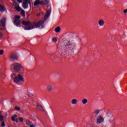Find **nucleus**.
<instances>
[{
    "instance_id": "obj_1",
    "label": "nucleus",
    "mask_w": 127,
    "mask_h": 127,
    "mask_svg": "<svg viewBox=\"0 0 127 127\" xmlns=\"http://www.w3.org/2000/svg\"><path fill=\"white\" fill-rule=\"evenodd\" d=\"M45 22L44 20H40L38 22L34 21L32 23L29 21H22V24L23 25H25V30H31L33 28H39L40 26L42 28L44 26Z\"/></svg>"
},
{
    "instance_id": "obj_2",
    "label": "nucleus",
    "mask_w": 127,
    "mask_h": 127,
    "mask_svg": "<svg viewBox=\"0 0 127 127\" xmlns=\"http://www.w3.org/2000/svg\"><path fill=\"white\" fill-rule=\"evenodd\" d=\"M76 44L75 43H71V41H68L64 43L61 46L62 53L63 55H67L70 53H73Z\"/></svg>"
},
{
    "instance_id": "obj_3",
    "label": "nucleus",
    "mask_w": 127,
    "mask_h": 127,
    "mask_svg": "<svg viewBox=\"0 0 127 127\" xmlns=\"http://www.w3.org/2000/svg\"><path fill=\"white\" fill-rule=\"evenodd\" d=\"M11 68H13L14 72H18L19 71L23 70V73L24 72V70L21 64L17 63H14L10 65Z\"/></svg>"
},
{
    "instance_id": "obj_4",
    "label": "nucleus",
    "mask_w": 127,
    "mask_h": 127,
    "mask_svg": "<svg viewBox=\"0 0 127 127\" xmlns=\"http://www.w3.org/2000/svg\"><path fill=\"white\" fill-rule=\"evenodd\" d=\"M49 3V0H36L34 3V6H36L40 4V5H46Z\"/></svg>"
},
{
    "instance_id": "obj_5",
    "label": "nucleus",
    "mask_w": 127,
    "mask_h": 127,
    "mask_svg": "<svg viewBox=\"0 0 127 127\" xmlns=\"http://www.w3.org/2000/svg\"><path fill=\"white\" fill-rule=\"evenodd\" d=\"M13 81L16 84H18L19 82H24V79L21 74H18L15 77Z\"/></svg>"
},
{
    "instance_id": "obj_6",
    "label": "nucleus",
    "mask_w": 127,
    "mask_h": 127,
    "mask_svg": "<svg viewBox=\"0 0 127 127\" xmlns=\"http://www.w3.org/2000/svg\"><path fill=\"white\" fill-rule=\"evenodd\" d=\"M6 24V18H2L0 20V30L3 31L5 29Z\"/></svg>"
},
{
    "instance_id": "obj_7",
    "label": "nucleus",
    "mask_w": 127,
    "mask_h": 127,
    "mask_svg": "<svg viewBox=\"0 0 127 127\" xmlns=\"http://www.w3.org/2000/svg\"><path fill=\"white\" fill-rule=\"evenodd\" d=\"M24 1L22 3V6L24 9L28 8V4H30V0H23Z\"/></svg>"
},
{
    "instance_id": "obj_8",
    "label": "nucleus",
    "mask_w": 127,
    "mask_h": 127,
    "mask_svg": "<svg viewBox=\"0 0 127 127\" xmlns=\"http://www.w3.org/2000/svg\"><path fill=\"white\" fill-rule=\"evenodd\" d=\"M10 61H15L17 60V56L13 53H11L9 55Z\"/></svg>"
},
{
    "instance_id": "obj_9",
    "label": "nucleus",
    "mask_w": 127,
    "mask_h": 127,
    "mask_svg": "<svg viewBox=\"0 0 127 127\" xmlns=\"http://www.w3.org/2000/svg\"><path fill=\"white\" fill-rule=\"evenodd\" d=\"M53 86H54L53 83H49L47 85L46 90L48 92V93H51V92L53 91Z\"/></svg>"
},
{
    "instance_id": "obj_10",
    "label": "nucleus",
    "mask_w": 127,
    "mask_h": 127,
    "mask_svg": "<svg viewBox=\"0 0 127 127\" xmlns=\"http://www.w3.org/2000/svg\"><path fill=\"white\" fill-rule=\"evenodd\" d=\"M50 13H51V10L49 9L47 10L46 15L44 18V20H47L48 19L49 16H50Z\"/></svg>"
},
{
    "instance_id": "obj_11",
    "label": "nucleus",
    "mask_w": 127,
    "mask_h": 127,
    "mask_svg": "<svg viewBox=\"0 0 127 127\" xmlns=\"http://www.w3.org/2000/svg\"><path fill=\"white\" fill-rule=\"evenodd\" d=\"M104 122V118L102 117V116H100L97 120V124H101V123H103Z\"/></svg>"
},
{
    "instance_id": "obj_12",
    "label": "nucleus",
    "mask_w": 127,
    "mask_h": 127,
    "mask_svg": "<svg viewBox=\"0 0 127 127\" xmlns=\"http://www.w3.org/2000/svg\"><path fill=\"white\" fill-rule=\"evenodd\" d=\"M37 108L39 110V111H41V112H44V109L43 107L41 106L40 104L37 105Z\"/></svg>"
},
{
    "instance_id": "obj_13",
    "label": "nucleus",
    "mask_w": 127,
    "mask_h": 127,
    "mask_svg": "<svg viewBox=\"0 0 127 127\" xmlns=\"http://www.w3.org/2000/svg\"><path fill=\"white\" fill-rule=\"evenodd\" d=\"M98 24L99 26H103L105 24V21H104V20L103 19H100L98 21Z\"/></svg>"
},
{
    "instance_id": "obj_14",
    "label": "nucleus",
    "mask_w": 127,
    "mask_h": 127,
    "mask_svg": "<svg viewBox=\"0 0 127 127\" xmlns=\"http://www.w3.org/2000/svg\"><path fill=\"white\" fill-rule=\"evenodd\" d=\"M14 24L15 25H19V24H20V20L19 19H15L14 20Z\"/></svg>"
},
{
    "instance_id": "obj_15",
    "label": "nucleus",
    "mask_w": 127,
    "mask_h": 127,
    "mask_svg": "<svg viewBox=\"0 0 127 127\" xmlns=\"http://www.w3.org/2000/svg\"><path fill=\"white\" fill-rule=\"evenodd\" d=\"M60 30H61V28L60 27L58 26L57 28L55 29V31L58 33L59 32H60Z\"/></svg>"
},
{
    "instance_id": "obj_16",
    "label": "nucleus",
    "mask_w": 127,
    "mask_h": 127,
    "mask_svg": "<svg viewBox=\"0 0 127 127\" xmlns=\"http://www.w3.org/2000/svg\"><path fill=\"white\" fill-rule=\"evenodd\" d=\"M17 117V115H14L11 117V120L12 122H15V118Z\"/></svg>"
},
{
    "instance_id": "obj_17",
    "label": "nucleus",
    "mask_w": 127,
    "mask_h": 127,
    "mask_svg": "<svg viewBox=\"0 0 127 127\" xmlns=\"http://www.w3.org/2000/svg\"><path fill=\"white\" fill-rule=\"evenodd\" d=\"M5 10H6V9L2 5H0V11H4Z\"/></svg>"
},
{
    "instance_id": "obj_18",
    "label": "nucleus",
    "mask_w": 127,
    "mask_h": 127,
    "mask_svg": "<svg viewBox=\"0 0 127 127\" xmlns=\"http://www.w3.org/2000/svg\"><path fill=\"white\" fill-rule=\"evenodd\" d=\"M82 103L83 105H86V104L88 103V100L86 98H84L82 100Z\"/></svg>"
},
{
    "instance_id": "obj_19",
    "label": "nucleus",
    "mask_w": 127,
    "mask_h": 127,
    "mask_svg": "<svg viewBox=\"0 0 127 127\" xmlns=\"http://www.w3.org/2000/svg\"><path fill=\"white\" fill-rule=\"evenodd\" d=\"M15 8L17 11H21V8L19 7V5H18L17 6H15Z\"/></svg>"
},
{
    "instance_id": "obj_20",
    "label": "nucleus",
    "mask_w": 127,
    "mask_h": 127,
    "mask_svg": "<svg viewBox=\"0 0 127 127\" xmlns=\"http://www.w3.org/2000/svg\"><path fill=\"white\" fill-rule=\"evenodd\" d=\"M77 104V99H72L71 100V104L72 105H76Z\"/></svg>"
},
{
    "instance_id": "obj_21",
    "label": "nucleus",
    "mask_w": 127,
    "mask_h": 127,
    "mask_svg": "<svg viewBox=\"0 0 127 127\" xmlns=\"http://www.w3.org/2000/svg\"><path fill=\"white\" fill-rule=\"evenodd\" d=\"M21 14L22 16H23V17H24V16H25V11H24V10H21Z\"/></svg>"
},
{
    "instance_id": "obj_22",
    "label": "nucleus",
    "mask_w": 127,
    "mask_h": 127,
    "mask_svg": "<svg viewBox=\"0 0 127 127\" xmlns=\"http://www.w3.org/2000/svg\"><path fill=\"white\" fill-rule=\"evenodd\" d=\"M26 124L27 125V126H30V125H31V122H30V121L29 120H26Z\"/></svg>"
},
{
    "instance_id": "obj_23",
    "label": "nucleus",
    "mask_w": 127,
    "mask_h": 127,
    "mask_svg": "<svg viewBox=\"0 0 127 127\" xmlns=\"http://www.w3.org/2000/svg\"><path fill=\"white\" fill-rule=\"evenodd\" d=\"M13 1V4L14 5V6H16V5H17V2H16V0H12Z\"/></svg>"
},
{
    "instance_id": "obj_24",
    "label": "nucleus",
    "mask_w": 127,
    "mask_h": 127,
    "mask_svg": "<svg viewBox=\"0 0 127 127\" xmlns=\"http://www.w3.org/2000/svg\"><path fill=\"white\" fill-rule=\"evenodd\" d=\"M4 118V116H2V115H0V122H2V121H3V119Z\"/></svg>"
},
{
    "instance_id": "obj_25",
    "label": "nucleus",
    "mask_w": 127,
    "mask_h": 127,
    "mask_svg": "<svg viewBox=\"0 0 127 127\" xmlns=\"http://www.w3.org/2000/svg\"><path fill=\"white\" fill-rule=\"evenodd\" d=\"M15 77H16V76H15V74H14V73H12V74H11V78L12 79H14V78H15Z\"/></svg>"
},
{
    "instance_id": "obj_26",
    "label": "nucleus",
    "mask_w": 127,
    "mask_h": 127,
    "mask_svg": "<svg viewBox=\"0 0 127 127\" xmlns=\"http://www.w3.org/2000/svg\"><path fill=\"white\" fill-rule=\"evenodd\" d=\"M94 113L95 114V116H98L100 113V110H96Z\"/></svg>"
},
{
    "instance_id": "obj_27",
    "label": "nucleus",
    "mask_w": 127,
    "mask_h": 127,
    "mask_svg": "<svg viewBox=\"0 0 127 127\" xmlns=\"http://www.w3.org/2000/svg\"><path fill=\"white\" fill-rule=\"evenodd\" d=\"M2 32H1V31H0V40H1V39L2 38Z\"/></svg>"
},
{
    "instance_id": "obj_28",
    "label": "nucleus",
    "mask_w": 127,
    "mask_h": 127,
    "mask_svg": "<svg viewBox=\"0 0 127 127\" xmlns=\"http://www.w3.org/2000/svg\"><path fill=\"white\" fill-rule=\"evenodd\" d=\"M52 41L53 42H57V39L56 38H53Z\"/></svg>"
},
{
    "instance_id": "obj_29",
    "label": "nucleus",
    "mask_w": 127,
    "mask_h": 127,
    "mask_svg": "<svg viewBox=\"0 0 127 127\" xmlns=\"http://www.w3.org/2000/svg\"><path fill=\"white\" fill-rule=\"evenodd\" d=\"M19 121L21 123H23V118H19Z\"/></svg>"
},
{
    "instance_id": "obj_30",
    "label": "nucleus",
    "mask_w": 127,
    "mask_h": 127,
    "mask_svg": "<svg viewBox=\"0 0 127 127\" xmlns=\"http://www.w3.org/2000/svg\"><path fill=\"white\" fill-rule=\"evenodd\" d=\"M1 127H5V124H4V122H2L1 124Z\"/></svg>"
},
{
    "instance_id": "obj_31",
    "label": "nucleus",
    "mask_w": 127,
    "mask_h": 127,
    "mask_svg": "<svg viewBox=\"0 0 127 127\" xmlns=\"http://www.w3.org/2000/svg\"><path fill=\"white\" fill-rule=\"evenodd\" d=\"M4 52L3 51V50H0V55H2V54H3V53H4Z\"/></svg>"
},
{
    "instance_id": "obj_32",
    "label": "nucleus",
    "mask_w": 127,
    "mask_h": 127,
    "mask_svg": "<svg viewBox=\"0 0 127 127\" xmlns=\"http://www.w3.org/2000/svg\"><path fill=\"white\" fill-rule=\"evenodd\" d=\"M15 110H16V111H20V108L17 107H15Z\"/></svg>"
},
{
    "instance_id": "obj_33",
    "label": "nucleus",
    "mask_w": 127,
    "mask_h": 127,
    "mask_svg": "<svg viewBox=\"0 0 127 127\" xmlns=\"http://www.w3.org/2000/svg\"><path fill=\"white\" fill-rule=\"evenodd\" d=\"M14 18H15V19H20V16H16Z\"/></svg>"
},
{
    "instance_id": "obj_34",
    "label": "nucleus",
    "mask_w": 127,
    "mask_h": 127,
    "mask_svg": "<svg viewBox=\"0 0 127 127\" xmlns=\"http://www.w3.org/2000/svg\"><path fill=\"white\" fill-rule=\"evenodd\" d=\"M14 101H15V98H14V97H12L11 99V102L13 103V102H14Z\"/></svg>"
},
{
    "instance_id": "obj_35",
    "label": "nucleus",
    "mask_w": 127,
    "mask_h": 127,
    "mask_svg": "<svg viewBox=\"0 0 127 127\" xmlns=\"http://www.w3.org/2000/svg\"><path fill=\"white\" fill-rule=\"evenodd\" d=\"M17 1H18V2L21 3L22 2V0H17Z\"/></svg>"
},
{
    "instance_id": "obj_36",
    "label": "nucleus",
    "mask_w": 127,
    "mask_h": 127,
    "mask_svg": "<svg viewBox=\"0 0 127 127\" xmlns=\"http://www.w3.org/2000/svg\"><path fill=\"white\" fill-rule=\"evenodd\" d=\"M127 9L124 10V13L125 14L127 13Z\"/></svg>"
},
{
    "instance_id": "obj_37",
    "label": "nucleus",
    "mask_w": 127,
    "mask_h": 127,
    "mask_svg": "<svg viewBox=\"0 0 127 127\" xmlns=\"http://www.w3.org/2000/svg\"><path fill=\"white\" fill-rule=\"evenodd\" d=\"M30 127H35V126H34V125H30Z\"/></svg>"
},
{
    "instance_id": "obj_38",
    "label": "nucleus",
    "mask_w": 127,
    "mask_h": 127,
    "mask_svg": "<svg viewBox=\"0 0 127 127\" xmlns=\"http://www.w3.org/2000/svg\"><path fill=\"white\" fill-rule=\"evenodd\" d=\"M15 122H16V123H18V120L17 119H15Z\"/></svg>"
},
{
    "instance_id": "obj_39",
    "label": "nucleus",
    "mask_w": 127,
    "mask_h": 127,
    "mask_svg": "<svg viewBox=\"0 0 127 127\" xmlns=\"http://www.w3.org/2000/svg\"><path fill=\"white\" fill-rule=\"evenodd\" d=\"M40 16V14H39V13L37 14V16Z\"/></svg>"
},
{
    "instance_id": "obj_40",
    "label": "nucleus",
    "mask_w": 127,
    "mask_h": 127,
    "mask_svg": "<svg viewBox=\"0 0 127 127\" xmlns=\"http://www.w3.org/2000/svg\"><path fill=\"white\" fill-rule=\"evenodd\" d=\"M0 115H1V112L0 111Z\"/></svg>"
}]
</instances>
